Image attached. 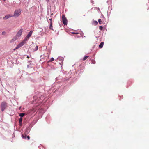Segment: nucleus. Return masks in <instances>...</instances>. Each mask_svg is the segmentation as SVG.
<instances>
[{"label": "nucleus", "mask_w": 149, "mask_h": 149, "mask_svg": "<svg viewBox=\"0 0 149 149\" xmlns=\"http://www.w3.org/2000/svg\"><path fill=\"white\" fill-rule=\"evenodd\" d=\"M103 27L102 26H100L99 27V29L100 30H102L103 29Z\"/></svg>", "instance_id": "6ab92c4d"}, {"label": "nucleus", "mask_w": 149, "mask_h": 149, "mask_svg": "<svg viewBox=\"0 0 149 149\" xmlns=\"http://www.w3.org/2000/svg\"><path fill=\"white\" fill-rule=\"evenodd\" d=\"M88 57V56H85L83 58V61H84Z\"/></svg>", "instance_id": "2eb2a0df"}, {"label": "nucleus", "mask_w": 149, "mask_h": 149, "mask_svg": "<svg viewBox=\"0 0 149 149\" xmlns=\"http://www.w3.org/2000/svg\"><path fill=\"white\" fill-rule=\"evenodd\" d=\"M12 17H13V15L12 14H9L6 15L5 17H4L3 19L4 20H6L7 19L9 18H10Z\"/></svg>", "instance_id": "423d86ee"}, {"label": "nucleus", "mask_w": 149, "mask_h": 149, "mask_svg": "<svg viewBox=\"0 0 149 149\" xmlns=\"http://www.w3.org/2000/svg\"><path fill=\"white\" fill-rule=\"evenodd\" d=\"M102 17L104 19H105V17L104 16V15H102Z\"/></svg>", "instance_id": "bb28decb"}, {"label": "nucleus", "mask_w": 149, "mask_h": 149, "mask_svg": "<svg viewBox=\"0 0 149 149\" xmlns=\"http://www.w3.org/2000/svg\"><path fill=\"white\" fill-rule=\"evenodd\" d=\"M71 33L72 34H79V33L78 32H72Z\"/></svg>", "instance_id": "412c9836"}, {"label": "nucleus", "mask_w": 149, "mask_h": 149, "mask_svg": "<svg viewBox=\"0 0 149 149\" xmlns=\"http://www.w3.org/2000/svg\"><path fill=\"white\" fill-rule=\"evenodd\" d=\"M27 138L28 140H29V139H30V137L29 136H27Z\"/></svg>", "instance_id": "a878e982"}, {"label": "nucleus", "mask_w": 149, "mask_h": 149, "mask_svg": "<svg viewBox=\"0 0 149 149\" xmlns=\"http://www.w3.org/2000/svg\"><path fill=\"white\" fill-rule=\"evenodd\" d=\"M14 2H15V1H14L13 2V3H14Z\"/></svg>", "instance_id": "7c9ffc66"}, {"label": "nucleus", "mask_w": 149, "mask_h": 149, "mask_svg": "<svg viewBox=\"0 0 149 149\" xmlns=\"http://www.w3.org/2000/svg\"><path fill=\"white\" fill-rule=\"evenodd\" d=\"M32 33L33 31H31L26 36V37L24 38V39L23 40L22 42L19 44L14 50L19 49L25 44L26 43V42L28 41V39L31 36Z\"/></svg>", "instance_id": "f257e3e1"}, {"label": "nucleus", "mask_w": 149, "mask_h": 149, "mask_svg": "<svg viewBox=\"0 0 149 149\" xmlns=\"http://www.w3.org/2000/svg\"><path fill=\"white\" fill-rule=\"evenodd\" d=\"M6 34V32L5 31H3L2 32V34L3 35H4Z\"/></svg>", "instance_id": "393cba45"}, {"label": "nucleus", "mask_w": 149, "mask_h": 149, "mask_svg": "<svg viewBox=\"0 0 149 149\" xmlns=\"http://www.w3.org/2000/svg\"><path fill=\"white\" fill-rule=\"evenodd\" d=\"M22 122H19V124L20 126H22Z\"/></svg>", "instance_id": "5701e85b"}, {"label": "nucleus", "mask_w": 149, "mask_h": 149, "mask_svg": "<svg viewBox=\"0 0 149 149\" xmlns=\"http://www.w3.org/2000/svg\"><path fill=\"white\" fill-rule=\"evenodd\" d=\"M54 60V58L53 57H52L48 61V62H52Z\"/></svg>", "instance_id": "f8f14e48"}, {"label": "nucleus", "mask_w": 149, "mask_h": 149, "mask_svg": "<svg viewBox=\"0 0 149 149\" xmlns=\"http://www.w3.org/2000/svg\"><path fill=\"white\" fill-rule=\"evenodd\" d=\"M21 10L20 9L18 10H15L14 11V15H13V16H16L17 17H18L21 14Z\"/></svg>", "instance_id": "7ed1b4c3"}, {"label": "nucleus", "mask_w": 149, "mask_h": 149, "mask_svg": "<svg viewBox=\"0 0 149 149\" xmlns=\"http://www.w3.org/2000/svg\"><path fill=\"white\" fill-rule=\"evenodd\" d=\"M27 58H29V56H27Z\"/></svg>", "instance_id": "c85d7f7f"}, {"label": "nucleus", "mask_w": 149, "mask_h": 149, "mask_svg": "<svg viewBox=\"0 0 149 149\" xmlns=\"http://www.w3.org/2000/svg\"><path fill=\"white\" fill-rule=\"evenodd\" d=\"M43 110V109L41 108L39 109V112L40 113H42V111Z\"/></svg>", "instance_id": "a211bd4d"}, {"label": "nucleus", "mask_w": 149, "mask_h": 149, "mask_svg": "<svg viewBox=\"0 0 149 149\" xmlns=\"http://www.w3.org/2000/svg\"><path fill=\"white\" fill-rule=\"evenodd\" d=\"M91 63L95 64V61L92 60Z\"/></svg>", "instance_id": "4be33fe9"}, {"label": "nucleus", "mask_w": 149, "mask_h": 149, "mask_svg": "<svg viewBox=\"0 0 149 149\" xmlns=\"http://www.w3.org/2000/svg\"><path fill=\"white\" fill-rule=\"evenodd\" d=\"M57 60H59L61 61H63V58L58 57L57 59Z\"/></svg>", "instance_id": "f3484780"}, {"label": "nucleus", "mask_w": 149, "mask_h": 149, "mask_svg": "<svg viewBox=\"0 0 149 149\" xmlns=\"http://www.w3.org/2000/svg\"><path fill=\"white\" fill-rule=\"evenodd\" d=\"M119 97H121V96H119Z\"/></svg>", "instance_id": "473e14b6"}, {"label": "nucleus", "mask_w": 149, "mask_h": 149, "mask_svg": "<svg viewBox=\"0 0 149 149\" xmlns=\"http://www.w3.org/2000/svg\"><path fill=\"white\" fill-rule=\"evenodd\" d=\"M23 31V29L22 28L19 31L17 32L16 34L17 36H18V37H20L22 35V32Z\"/></svg>", "instance_id": "39448f33"}, {"label": "nucleus", "mask_w": 149, "mask_h": 149, "mask_svg": "<svg viewBox=\"0 0 149 149\" xmlns=\"http://www.w3.org/2000/svg\"><path fill=\"white\" fill-rule=\"evenodd\" d=\"M92 24L94 25L95 26L97 25L98 24V22L96 21H93L92 22Z\"/></svg>", "instance_id": "1a4fd4ad"}, {"label": "nucleus", "mask_w": 149, "mask_h": 149, "mask_svg": "<svg viewBox=\"0 0 149 149\" xmlns=\"http://www.w3.org/2000/svg\"><path fill=\"white\" fill-rule=\"evenodd\" d=\"M24 115L25 113H20L19 114V116L21 117L24 116Z\"/></svg>", "instance_id": "4468645a"}, {"label": "nucleus", "mask_w": 149, "mask_h": 149, "mask_svg": "<svg viewBox=\"0 0 149 149\" xmlns=\"http://www.w3.org/2000/svg\"><path fill=\"white\" fill-rule=\"evenodd\" d=\"M47 2H48L49 1V0H45Z\"/></svg>", "instance_id": "c756f323"}, {"label": "nucleus", "mask_w": 149, "mask_h": 149, "mask_svg": "<svg viewBox=\"0 0 149 149\" xmlns=\"http://www.w3.org/2000/svg\"><path fill=\"white\" fill-rule=\"evenodd\" d=\"M22 137L23 139H26L27 138V135L26 132H25L24 134H22Z\"/></svg>", "instance_id": "0eeeda50"}, {"label": "nucleus", "mask_w": 149, "mask_h": 149, "mask_svg": "<svg viewBox=\"0 0 149 149\" xmlns=\"http://www.w3.org/2000/svg\"><path fill=\"white\" fill-rule=\"evenodd\" d=\"M52 18H50V19H49V21H50V22H51V23H52Z\"/></svg>", "instance_id": "b1692460"}, {"label": "nucleus", "mask_w": 149, "mask_h": 149, "mask_svg": "<svg viewBox=\"0 0 149 149\" xmlns=\"http://www.w3.org/2000/svg\"><path fill=\"white\" fill-rule=\"evenodd\" d=\"M38 47L37 45L36 46L35 49H33L34 51H36L38 50Z\"/></svg>", "instance_id": "dca6fc26"}, {"label": "nucleus", "mask_w": 149, "mask_h": 149, "mask_svg": "<svg viewBox=\"0 0 149 149\" xmlns=\"http://www.w3.org/2000/svg\"><path fill=\"white\" fill-rule=\"evenodd\" d=\"M103 45H104V42H101L100 43V44L99 45V48H102L103 46Z\"/></svg>", "instance_id": "9d476101"}, {"label": "nucleus", "mask_w": 149, "mask_h": 149, "mask_svg": "<svg viewBox=\"0 0 149 149\" xmlns=\"http://www.w3.org/2000/svg\"><path fill=\"white\" fill-rule=\"evenodd\" d=\"M53 15V14H52H52H51V15Z\"/></svg>", "instance_id": "2f4dec72"}, {"label": "nucleus", "mask_w": 149, "mask_h": 149, "mask_svg": "<svg viewBox=\"0 0 149 149\" xmlns=\"http://www.w3.org/2000/svg\"><path fill=\"white\" fill-rule=\"evenodd\" d=\"M22 117H20L19 118V121L20 122H22Z\"/></svg>", "instance_id": "aec40b11"}, {"label": "nucleus", "mask_w": 149, "mask_h": 149, "mask_svg": "<svg viewBox=\"0 0 149 149\" xmlns=\"http://www.w3.org/2000/svg\"><path fill=\"white\" fill-rule=\"evenodd\" d=\"M98 22L100 24H102V21L100 19H98Z\"/></svg>", "instance_id": "ddd939ff"}, {"label": "nucleus", "mask_w": 149, "mask_h": 149, "mask_svg": "<svg viewBox=\"0 0 149 149\" xmlns=\"http://www.w3.org/2000/svg\"><path fill=\"white\" fill-rule=\"evenodd\" d=\"M18 36H17V35H16V36H15L11 40V42H13V41H15V40H17V39H18Z\"/></svg>", "instance_id": "6e6552de"}, {"label": "nucleus", "mask_w": 149, "mask_h": 149, "mask_svg": "<svg viewBox=\"0 0 149 149\" xmlns=\"http://www.w3.org/2000/svg\"><path fill=\"white\" fill-rule=\"evenodd\" d=\"M49 28L51 30H53V29L52 25V23H51V22H50V26L49 27Z\"/></svg>", "instance_id": "9b49d317"}, {"label": "nucleus", "mask_w": 149, "mask_h": 149, "mask_svg": "<svg viewBox=\"0 0 149 149\" xmlns=\"http://www.w3.org/2000/svg\"><path fill=\"white\" fill-rule=\"evenodd\" d=\"M7 107V103L5 102H2L1 104V107L2 111H3Z\"/></svg>", "instance_id": "f03ea898"}, {"label": "nucleus", "mask_w": 149, "mask_h": 149, "mask_svg": "<svg viewBox=\"0 0 149 149\" xmlns=\"http://www.w3.org/2000/svg\"><path fill=\"white\" fill-rule=\"evenodd\" d=\"M80 37V36H76V37Z\"/></svg>", "instance_id": "cd10ccee"}, {"label": "nucleus", "mask_w": 149, "mask_h": 149, "mask_svg": "<svg viewBox=\"0 0 149 149\" xmlns=\"http://www.w3.org/2000/svg\"><path fill=\"white\" fill-rule=\"evenodd\" d=\"M63 23L64 25H66L67 24V20L65 17L64 15H62Z\"/></svg>", "instance_id": "20e7f679"}]
</instances>
